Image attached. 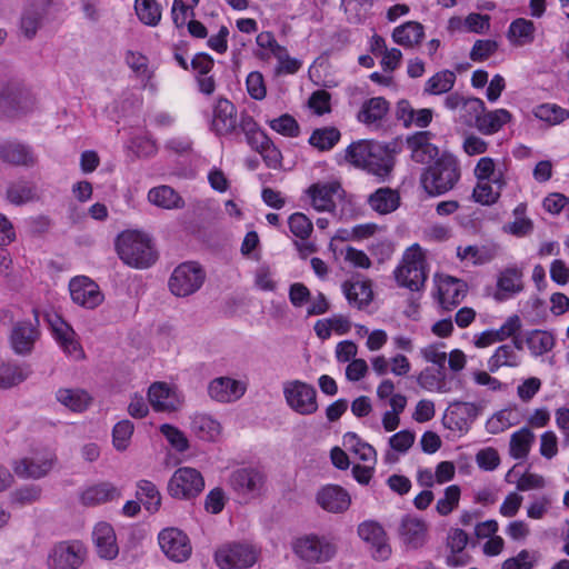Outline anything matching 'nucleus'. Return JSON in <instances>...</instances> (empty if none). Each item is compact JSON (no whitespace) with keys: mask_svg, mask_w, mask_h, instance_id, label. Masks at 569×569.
I'll return each instance as SVG.
<instances>
[{"mask_svg":"<svg viewBox=\"0 0 569 569\" xmlns=\"http://www.w3.org/2000/svg\"><path fill=\"white\" fill-rule=\"evenodd\" d=\"M460 176L458 159L449 152H442L423 169L420 183L429 196H440L453 189Z\"/></svg>","mask_w":569,"mask_h":569,"instance_id":"obj_1","label":"nucleus"},{"mask_svg":"<svg viewBox=\"0 0 569 569\" xmlns=\"http://www.w3.org/2000/svg\"><path fill=\"white\" fill-rule=\"evenodd\" d=\"M116 249L120 259L134 268H148L157 259L151 240L139 231H124L118 236Z\"/></svg>","mask_w":569,"mask_h":569,"instance_id":"obj_2","label":"nucleus"},{"mask_svg":"<svg viewBox=\"0 0 569 569\" xmlns=\"http://www.w3.org/2000/svg\"><path fill=\"white\" fill-rule=\"evenodd\" d=\"M395 278L400 287L419 291L426 280V259L418 244L406 250L401 263L395 270Z\"/></svg>","mask_w":569,"mask_h":569,"instance_id":"obj_3","label":"nucleus"},{"mask_svg":"<svg viewBox=\"0 0 569 569\" xmlns=\"http://www.w3.org/2000/svg\"><path fill=\"white\" fill-rule=\"evenodd\" d=\"M204 279L206 272L198 263L183 262L173 270L169 288L177 297H188L201 288Z\"/></svg>","mask_w":569,"mask_h":569,"instance_id":"obj_4","label":"nucleus"},{"mask_svg":"<svg viewBox=\"0 0 569 569\" xmlns=\"http://www.w3.org/2000/svg\"><path fill=\"white\" fill-rule=\"evenodd\" d=\"M287 405L297 413L309 416L318 410L317 390L301 380L288 381L283 386Z\"/></svg>","mask_w":569,"mask_h":569,"instance_id":"obj_5","label":"nucleus"},{"mask_svg":"<svg viewBox=\"0 0 569 569\" xmlns=\"http://www.w3.org/2000/svg\"><path fill=\"white\" fill-rule=\"evenodd\" d=\"M293 550L300 559L307 562L323 563L335 557L337 547L325 537L309 535L297 539Z\"/></svg>","mask_w":569,"mask_h":569,"instance_id":"obj_6","label":"nucleus"},{"mask_svg":"<svg viewBox=\"0 0 569 569\" xmlns=\"http://www.w3.org/2000/svg\"><path fill=\"white\" fill-rule=\"evenodd\" d=\"M203 488L202 475L190 467L176 470L168 483V491L173 498L190 499L201 493Z\"/></svg>","mask_w":569,"mask_h":569,"instance_id":"obj_7","label":"nucleus"},{"mask_svg":"<svg viewBox=\"0 0 569 569\" xmlns=\"http://www.w3.org/2000/svg\"><path fill=\"white\" fill-rule=\"evenodd\" d=\"M214 559L221 569L249 568L257 561V551L250 545L233 542L219 548Z\"/></svg>","mask_w":569,"mask_h":569,"instance_id":"obj_8","label":"nucleus"},{"mask_svg":"<svg viewBox=\"0 0 569 569\" xmlns=\"http://www.w3.org/2000/svg\"><path fill=\"white\" fill-rule=\"evenodd\" d=\"M87 550L78 541H62L56 545L49 553V569H78L84 561Z\"/></svg>","mask_w":569,"mask_h":569,"instance_id":"obj_9","label":"nucleus"},{"mask_svg":"<svg viewBox=\"0 0 569 569\" xmlns=\"http://www.w3.org/2000/svg\"><path fill=\"white\" fill-rule=\"evenodd\" d=\"M69 291L74 303L94 309L100 306L104 299L99 286L86 276H78L71 279Z\"/></svg>","mask_w":569,"mask_h":569,"instance_id":"obj_10","label":"nucleus"},{"mask_svg":"<svg viewBox=\"0 0 569 569\" xmlns=\"http://www.w3.org/2000/svg\"><path fill=\"white\" fill-rule=\"evenodd\" d=\"M358 536L370 545L375 559L385 560L391 555L388 536L383 527L375 520H366L358 526Z\"/></svg>","mask_w":569,"mask_h":569,"instance_id":"obj_11","label":"nucleus"},{"mask_svg":"<svg viewBox=\"0 0 569 569\" xmlns=\"http://www.w3.org/2000/svg\"><path fill=\"white\" fill-rule=\"evenodd\" d=\"M159 545L167 557L176 562L186 561L191 555L187 535L177 528H167L159 533Z\"/></svg>","mask_w":569,"mask_h":569,"instance_id":"obj_12","label":"nucleus"},{"mask_svg":"<svg viewBox=\"0 0 569 569\" xmlns=\"http://www.w3.org/2000/svg\"><path fill=\"white\" fill-rule=\"evenodd\" d=\"M433 137L430 131H418L406 138V147L412 161L427 164L437 159L439 148L432 142Z\"/></svg>","mask_w":569,"mask_h":569,"instance_id":"obj_13","label":"nucleus"},{"mask_svg":"<svg viewBox=\"0 0 569 569\" xmlns=\"http://www.w3.org/2000/svg\"><path fill=\"white\" fill-rule=\"evenodd\" d=\"M317 503L331 513H343L351 505L349 492L338 485L321 487L316 495Z\"/></svg>","mask_w":569,"mask_h":569,"instance_id":"obj_14","label":"nucleus"},{"mask_svg":"<svg viewBox=\"0 0 569 569\" xmlns=\"http://www.w3.org/2000/svg\"><path fill=\"white\" fill-rule=\"evenodd\" d=\"M263 475L253 468H242L232 472L230 486L244 498L254 497L260 493L263 486Z\"/></svg>","mask_w":569,"mask_h":569,"instance_id":"obj_15","label":"nucleus"},{"mask_svg":"<svg viewBox=\"0 0 569 569\" xmlns=\"http://www.w3.org/2000/svg\"><path fill=\"white\" fill-rule=\"evenodd\" d=\"M481 407L473 402L453 401L450 403L445 419L448 428L458 431H467L476 420Z\"/></svg>","mask_w":569,"mask_h":569,"instance_id":"obj_16","label":"nucleus"},{"mask_svg":"<svg viewBox=\"0 0 569 569\" xmlns=\"http://www.w3.org/2000/svg\"><path fill=\"white\" fill-rule=\"evenodd\" d=\"M398 533L403 545L418 549L427 541L428 525L418 517L406 515L400 521Z\"/></svg>","mask_w":569,"mask_h":569,"instance_id":"obj_17","label":"nucleus"},{"mask_svg":"<svg viewBox=\"0 0 569 569\" xmlns=\"http://www.w3.org/2000/svg\"><path fill=\"white\" fill-rule=\"evenodd\" d=\"M246 390V383L230 377L214 378L208 386L210 398L222 403L237 401L244 395Z\"/></svg>","mask_w":569,"mask_h":569,"instance_id":"obj_18","label":"nucleus"},{"mask_svg":"<svg viewBox=\"0 0 569 569\" xmlns=\"http://www.w3.org/2000/svg\"><path fill=\"white\" fill-rule=\"evenodd\" d=\"M238 127L237 109L228 99L220 98L213 109L211 129L218 136H228Z\"/></svg>","mask_w":569,"mask_h":569,"instance_id":"obj_19","label":"nucleus"},{"mask_svg":"<svg viewBox=\"0 0 569 569\" xmlns=\"http://www.w3.org/2000/svg\"><path fill=\"white\" fill-rule=\"evenodd\" d=\"M467 292V284L450 276L439 277L438 295L441 307L451 310L460 303Z\"/></svg>","mask_w":569,"mask_h":569,"instance_id":"obj_20","label":"nucleus"},{"mask_svg":"<svg viewBox=\"0 0 569 569\" xmlns=\"http://www.w3.org/2000/svg\"><path fill=\"white\" fill-rule=\"evenodd\" d=\"M0 160L13 166L33 167L37 157L30 147L18 141L0 142Z\"/></svg>","mask_w":569,"mask_h":569,"instance_id":"obj_21","label":"nucleus"},{"mask_svg":"<svg viewBox=\"0 0 569 569\" xmlns=\"http://www.w3.org/2000/svg\"><path fill=\"white\" fill-rule=\"evenodd\" d=\"M56 340L59 342L63 351L76 359L83 358V350L76 340V332L70 325L56 316L54 320H50Z\"/></svg>","mask_w":569,"mask_h":569,"instance_id":"obj_22","label":"nucleus"},{"mask_svg":"<svg viewBox=\"0 0 569 569\" xmlns=\"http://www.w3.org/2000/svg\"><path fill=\"white\" fill-rule=\"evenodd\" d=\"M97 551L101 558L113 559L119 552L113 528L107 522H99L92 532Z\"/></svg>","mask_w":569,"mask_h":569,"instance_id":"obj_23","label":"nucleus"},{"mask_svg":"<svg viewBox=\"0 0 569 569\" xmlns=\"http://www.w3.org/2000/svg\"><path fill=\"white\" fill-rule=\"evenodd\" d=\"M340 184L331 183H313L307 189V193L311 199V206L317 211H333L336 202L333 194L339 190Z\"/></svg>","mask_w":569,"mask_h":569,"instance_id":"obj_24","label":"nucleus"},{"mask_svg":"<svg viewBox=\"0 0 569 569\" xmlns=\"http://www.w3.org/2000/svg\"><path fill=\"white\" fill-rule=\"evenodd\" d=\"M375 156H367L361 169L372 173L381 179L387 178L395 166V157L388 146L380 143V151H375Z\"/></svg>","mask_w":569,"mask_h":569,"instance_id":"obj_25","label":"nucleus"},{"mask_svg":"<svg viewBox=\"0 0 569 569\" xmlns=\"http://www.w3.org/2000/svg\"><path fill=\"white\" fill-rule=\"evenodd\" d=\"M39 331L31 322L22 321L14 325L11 332V346L19 355L31 352Z\"/></svg>","mask_w":569,"mask_h":569,"instance_id":"obj_26","label":"nucleus"},{"mask_svg":"<svg viewBox=\"0 0 569 569\" xmlns=\"http://www.w3.org/2000/svg\"><path fill=\"white\" fill-rule=\"evenodd\" d=\"M54 460L53 456L41 459L23 458L14 463L13 470L22 478H41L52 469Z\"/></svg>","mask_w":569,"mask_h":569,"instance_id":"obj_27","label":"nucleus"},{"mask_svg":"<svg viewBox=\"0 0 569 569\" xmlns=\"http://www.w3.org/2000/svg\"><path fill=\"white\" fill-rule=\"evenodd\" d=\"M497 288L495 297L499 301L522 291V271L518 268L505 269L498 278Z\"/></svg>","mask_w":569,"mask_h":569,"instance_id":"obj_28","label":"nucleus"},{"mask_svg":"<svg viewBox=\"0 0 569 569\" xmlns=\"http://www.w3.org/2000/svg\"><path fill=\"white\" fill-rule=\"evenodd\" d=\"M511 120V113L506 109L476 113V127L483 134L498 132Z\"/></svg>","mask_w":569,"mask_h":569,"instance_id":"obj_29","label":"nucleus"},{"mask_svg":"<svg viewBox=\"0 0 569 569\" xmlns=\"http://www.w3.org/2000/svg\"><path fill=\"white\" fill-rule=\"evenodd\" d=\"M388 111L389 102L382 97H375L363 102L357 118L367 126L378 127Z\"/></svg>","mask_w":569,"mask_h":569,"instance_id":"obj_30","label":"nucleus"},{"mask_svg":"<svg viewBox=\"0 0 569 569\" xmlns=\"http://www.w3.org/2000/svg\"><path fill=\"white\" fill-rule=\"evenodd\" d=\"M119 497V489L111 482L103 481L87 488L81 495V501L86 506H96Z\"/></svg>","mask_w":569,"mask_h":569,"instance_id":"obj_31","label":"nucleus"},{"mask_svg":"<svg viewBox=\"0 0 569 569\" xmlns=\"http://www.w3.org/2000/svg\"><path fill=\"white\" fill-rule=\"evenodd\" d=\"M370 207L380 214L396 211L400 206L398 191L390 188H379L368 199Z\"/></svg>","mask_w":569,"mask_h":569,"instance_id":"obj_32","label":"nucleus"},{"mask_svg":"<svg viewBox=\"0 0 569 569\" xmlns=\"http://www.w3.org/2000/svg\"><path fill=\"white\" fill-rule=\"evenodd\" d=\"M343 293L349 303L359 309L368 306L372 300V289L370 281H345L342 284Z\"/></svg>","mask_w":569,"mask_h":569,"instance_id":"obj_33","label":"nucleus"},{"mask_svg":"<svg viewBox=\"0 0 569 569\" xmlns=\"http://www.w3.org/2000/svg\"><path fill=\"white\" fill-rule=\"evenodd\" d=\"M423 26L417 21H408L397 27L392 32V39L396 43L412 48L419 44L423 39Z\"/></svg>","mask_w":569,"mask_h":569,"instance_id":"obj_34","label":"nucleus"},{"mask_svg":"<svg viewBox=\"0 0 569 569\" xmlns=\"http://www.w3.org/2000/svg\"><path fill=\"white\" fill-rule=\"evenodd\" d=\"M521 363V358L511 345L499 346L488 359L489 372H497L501 367L516 368Z\"/></svg>","mask_w":569,"mask_h":569,"instance_id":"obj_35","label":"nucleus"},{"mask_svg":"<svg viewBox=\"0 0 569 569\" xmlns=\"http://www.w3.org/2000/svg\"><path fill=\"white\" fill-rule=\"evenodd\" d=\"M148 200L163 209H178L184 204L182 198L169 186H159L150 189Z\"/></svg>","mask_w":569,"mask_h":569,"instance_id":"obj_36","label":"nucleus"},{"mask_svg":"<svg viewBox=\"0 0 569 569\" xmlns=\"http://www.w3.org/2000/svg\"><path fill=\"white\" fill-rule=\"evenodd\" d=\"M57 400L71 411L82 412L90 406L92 397L83 389H59Z\"/></svg>","mask_w":569,"mask_h":569,"instance_id":"obj_37","label":"nucleus"},{"mask_svg":"<svg viewBox=\"0 0 569 569\" xmlns=\"http://www.w3.org/2000/svg\"><path fill=\"white\" fill-rule=\"evenodd\" d=\"M375 151H380V143L373 140H359L352 142L346 149V160L352 166L360 168L365 164L367 156H375Z\"/></svg>","mask_w":569,"mask_h":569,"instance_id":"obj_38","label":"nucleus"},{"mask_svg":"<svg viewBox=\"0 0 569 569\" xmlns=\"http://www.w3.org/2000/svg\"><path fill=\"white\" fill-rule=\"evenodd\" d=\"M192 431L203 440H214L221 431L220 423L207 415H196L191 420Z\"/></svg>","mask_w":569,"mask_h":569,"instance_id":"obj_39","label":"nucleus"},{"mask_svg":"<svg viewBox=\"0 0 569 569\" xmlns=\"http://www.w3.org/2000/svg\"><path fill=\"white\" fill-rule=\"evenodd\" d=\"M340 131L335 127H323L313 130L309 143L319 151L331 150L340 140Z\"/></svg>","mask_w":569,"mask_h":569,"instance_id":"obj_40","label":"nucleus"},{"mask_svg":"<svg viewBox=\"0 0 569 569\" xmlns=\"http://www.w3.org/2000/svg\"><path fill=\"white\" fill-rule=\"evenodd\" d=\"M535 24L532 21L519 18L511 22L508 34L517 46L531 43L535 39Z\"/></svg>","mask_w":569,"mask_h":569,"instance_id":"obj_41","label":"nucleus"},{"mask_svg":"<svg viewBox=\"0 0 569 569\" xmlns=\"http://www.w3.org/2000/svg\"><path fill=\"white\" fill-rule=\"evenodd\" d=\"M533 440L535 435L528 428H521L512 433L509 448L511 457L515 459H525L529 453Z\"/></svg>","mask_w":569,"mask_h":569,"instance_id":"obj_42","label":"nucleus"},{"mask_svg":"<svg viewBox=\"0 0 569 569\" xmlns=\"http://www.w3.org/2000/svg\"><path fill=\"white\" fill-rule=\"evenodd\" d=\"M456 82V74L450 70H442L433 74L427 82L423 92L427 94H442L449 92Z\"/></svg>","mask_w":569,"mask_h":569,"instance_id":"obj_43","label":"nucleus"},{"mask_svg":"<svg viewBox=\"0 0 569 569\" xmlns=\"http://www.w3.org/2000/svg\"><path fill=\"white\" fill-rule=\"evenodd\" d=\"M7 199L16 206H21L36 199V187L28 181H16L7 189Z\"/></svg>","mask_w":569,"mask_h":569,"instance_id":"obj_44","label":"nucleus"},{"mask_svg":"<svg viewBox=\"0 0 569 569\" xmlns=\"http://www.w3.org/2000/svg\"><path fill=\"white\" fill-rule=\"evenodd\" d=\"M473 172L479 181H491L493 184L498 186V189H502L505 186L502 173L496 171V163L492 158H480Z\"/></svg>","mask_w":569,"mask_h":569,"instance_id":"obj_45","label":"nucleus"},{"mask_svg":"<svg viewBox=\"0 0 569 569\" xmlns=\"http://www.w3.org/2000/svg\"><path fill=\"white\" fill-rule=\"evenodd\" d=\"M137 487V498L144 508L150 512L158 511L161 505V496L157 487L148 480H140Z\"/></svg>","mask_w":569,"mask_h":569,"instance_id":"obj_46","label":"nucleus"},{"mask_svg":"<svg viewBox=\"0 0 569 569\" xmlns=\"http://www.w3.org/2000/svg\"><path fill=\"white\" fill-rule=\"evenodd\" d=\"M526 343L533 356H541L555 346V338L550 332L532 330L527 335Z\"/></svg>","mask_w":569,"mask_h":569,"instance_id":"obj_47","label":"nucleus"},{"mask_svg":"<svg viewBox=\"0 0 569 569\" xmlns=\"http://www.w3.org/2000/svg\"><path fill=\"white\" fill-rule=\"evenodd\" d=\"M134 9L142 23L156 27L160 22L161 10L156 0H136Z\"/></svg>","mask_w":569,"mask_h":569,"instance_id":"obj_48","label":"nucleus"},{"mask_svg":"<svg viewBox=\"0 0 569 569\" xmlns=\"http://www.w3.org/2000/svg\"><path fill=\"white\" fill-rule=\"evenodd\" d=\"M26 98L24 90L18 84H9L0 92V108L6 112L17 111L22 108Z\"/></svg>","mask_w":569,"mask_h":569,"instance_id":"obj_49","label":"nucleus"},{"mask_svg":"<svg viewBox=\"0 0 569 569\" xmlns=\"http://www.w3.org/2000/svg\"><path fill=\"white\" fill-rule=\"evenodd\" d=\"M457 256L461 259H472L475 264H483L491 261L497 256L496 247H477L468 246L466 248L459 247Z\"/></svg>","mask_w":569,"mask_h":569,"instance_id":"obj_50","label":"nucleus"},{"mask_svg":"<svg viewBox=\"0 0 569 569\" xmlns=\"http://www.w3.org/2000/svg\"><path fill=\"white\" fill-rule=\"evenodd\" d=\"M461 489L458 485H451L445 489V495L436 503V511L440 516H448L458 508Z\"/></svg>","mask_w":569,"mask_h":569,"instance_id":"obj_51","label":"nucleus"},{"mask_svg":"<svg viewBox=\"0 0 569 569\" xmlns=\"http://www.w3.org/2000/svg\"><path fill=\"white\" fill-rule=\"evenodd\" d=\"M200 0H173L171 14L172 21L177 28H183L188 17H194V8Z\"/></svg>","mask_w":569,"mask_h":569,"instance_id":"obj_52","label":"nucleus"},{"mask_svg":"<svg viewBox=\"0 0 569 569\" xmlns=\"http://www.w3.org/2000/svg\"><path fill=\"white\" fill-rule=\"evenodd\" d=\"M28 375V371L19 366L3 363L0 366V388L16 386L26 380Z\"/></svg>","mask_w":569,"mask_h":569,"instance_id":"obj_53","label":"nucleus"},{"mask_svg":"<svg viewBox=\"0 0 569 569\" xmlns=\"http://www.w3.org/2000/svg\"><path fill=\"white\" fill-rule=\"evenodd\" d=\"M169 395L170 389L163 382H154L148 390L149 402L156 411H167L170 409L167 402Z\"/></svg>","mask_w":569,"mask_h":569,"instance_id":"obj_54","label":"nucleus"},{"mask_svg":"<svg viewBox=\"0 0 569 569\" xmlns=\"http://www.w3.org/2000/svg\"><path fill=\"white\" fill-rule=\"evenodd\" d=\"M535 116L551 124H558L569 118V111L557 104H540L535 110Z\"/></svg>","mask_w":569,"mask_h":569,"instance_id":"obj_55","label":"nucleus"},{"mask_svg":"<svg viewBox=\"0 0 569 569\" xmlns=\"http://www.w3.org/2000/svg\"><path fill=\"white\" fill-rule=\"evenodd\" d=\"M268 123L272 130L284 137L296 138L300 133L299 123L289 113H284L279 118L272 119Z\"/></svg>","mask_w":569,"mask_h":569,"instance_id":"obj_56","label":"nucleus"},{"mask_svg":"<svg viewBox=\"0 0 569 569\" xmlns=\"http://www.w3.org/2000/svg\"><path fill=\"white\" fill-rule=\"evenodd\" d=\"M290 231L299 239L307 240L313 230L311 220L302 212H295L288 219Z\"/></svg>","mask_w":569,"mask_h":569,"instance_id":"obj_57","label":"nucleus"},{"mask_svg":"<svg viewBox=\"0 0 569 569\" xmlns=\"http://www.w3.org/2000/svg\"><path fill=\"white\" fill-rule=\"evenodd\" d=\"M133 429V423L130 420H121L113 427L112 442L117 450L123 451L128 448Z\"/></svg>","mask_w":569,"mask_h":569,"instance_id":"obj_58","label":"nucleus"},{"mask_svg":"<svg viewBox=\"0 0 569 569\" xmlns=\"http://www.w3.org/2000/svg\"><path fill=\"white\" fill-rule=\"evenodd\" d=\"M445 106L450 110H456L458 107H468L475 113L486 111L485 102L479 98L465 99L458 92L450 93L445 99Z\"/></svg>","mask_w":569,"mask_h":569,"instance_id":"obj_59","label":"nucleus"},{"mask_svg":"<svg viewBox=\"0 0 569 569\" xmlns=\"http://www.w3.org/2000/svg\"><path fill=\"white\" fill-rule=\"evenodd\" d=\"M490 182L491 181L483 182L478 180L472 192V197L477 202L482 204H492L499 199L501 189H498V186H496L495 189Z\"/></svg>","mask_w":569,"mask_h":569,"instance_id":"obj_60","label":"nucleus"},{"mask_svg":"<svg viewBox=\"0 0 569 569\" xmlns=\"http://www.w3.org/2000/svg\"><path fill=\"white\" fill-rule=\"evenodd\" d=\"M41 497V488L36 485H29L16 489L11 493V500L13 503L24 506L38 501Z\"/></svg>","mask_w":569,"mask_h":569,"instance_id":"obj_61","label":"nucleus"},{"mask_svg":"<svg viewBox=\"0 0 569 569\" xmlns=\"http://www.w3.org/2000/svg\"><path fill=\"white\" fill-rule=\"evenodd\" d=\"M273 57L278 60V67L276 69L277 74H293L298 72L302 66L300 60L289 56L284 47L281 48V52H277Z\"/></svg>","mask_w":569,"mask_h":569,"instance_id":"obj_62","label":"nucleus"},{"mask_svg":"<svg viewBox=\"0 0 569 569\" xmlns=\"http://www.w3.org/2000/svg\"><path fill=\"white\" fill-rule=\"evenodd\" d=\"M160 431L170 442V445L179 452H183L189 448L188 439L186 438L184 433L180 431L178 428L164 423L160 427Z\"/></svg>","mask_w":569,"mask_h":569,"instance_id":"obj_63","label":"nucleus"},{"mask_svg":"<svg viewBox=\"0 0 569 569\" xmlns=\"http://www.w3.org/2000/svg\"><path fill=\"white\" fill-rule=\"evenodd\" d=\"M247 91L254 100H262L267 96V88L261 72L252 71L246 80Z\"/></svg>","mask_w":569,"mask_h":569,"instance_id":"obj_64","label":"nucleus"}]
</instances>
